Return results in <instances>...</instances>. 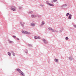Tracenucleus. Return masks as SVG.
<instances>
[{
    "label": "nucleus",
    "mask_w": 76,
    "mask_h": 76,
    "mask_svg": "<svg viewBox=\"0 0 76 76\" xmlns=\"http://www.w3.org/2000/svg\"><path fill=\"white\" fill-rule=\"evenodd\" d=\"M53 31L52 32H58V31L57 30H53Z\"/></svg>",
    "instance_id": "13"
},
{
    "label": "nucleus",
    "mask_w": 76,
    "mask_h": 76,
    "mask_svg": "<svg viewBox=\"0 0 76 76\" xmlns=\"http://www.w3.org/2000/svg\"><path fill=\"white\" fill-rule=\"evenodd\" d=\"M20 24L22 26H24L23 25L25 24V23H23L22 22H21L20 23Z\"/></svg>",
    "instance_id": "9"
},
{
    "label": "nucleus",
    "mask_w": 76,
    "mask_h": 76,
    "mask_svg": "<svg viewBox=\"0 0 76 76\" xmlns=\"http://www.w3.org/2000/svg\"><path fill=\"white\" fill-rule=\"evenodd\" d=\"M65 39L66 40H67V39H69V38H68V37H66Z\"/></svg>",
    "instance_id": "20"
},
{
    "label": "nucleus",
    "mask_w": 76,
    "mask_h": 76,
    "mask_svg": "<svg viewBox=\"0 0 76 76\" xmlns=\"http://www.w3.org/2000/svg\"><path fill=\"white\" fill-rule=\"evenodd\" d=\"M9 42H10V44H11L12 43V41H10Z\"/></svg>",
    "instance_id": "21"
},
{
    "label": "nucleus",
    "mask_w": 76,
    "mask_h": 76,
    "mask_svg": "<svg viewBox=\"0 0 76 76\" xmlns=\"http://www.w3.org/2000/svg\"><path fill=\"white\" fill-rule=\"evenodd\" d=\"M11 10H12L13 11H16V10L15 9V6H12L11 7Z\"/></svg>",
    "instance_id": "4"
},
{
    "label": "nucleus",
    "mask_w": 76,
    "mask_h": 76,
    "mask_svg": "<svg viewBox=\"0 0 76 76\" xmlns=\"http://www.w3.org/2000/svg\"><path fill=\"white\" fill-rule=\"evenodd\" d=\"M22 32L23 34H28V35L31 34V33L26 31H22Z\"/></svg>",
    "instance_id": "2"
},
{
    "label": "nucleus",
    "mask_w": 76,
    "mask_h": 76,
    "mask_svg": "<svg viewBox=\"0 0 76 76\" xmlns=\"http://www.w3.org/2000/svg\"><path fill=\"white\" fill-rule=\"evenodd\" d=\"M69 13H67V14H66V16H69Z\"/></svg>",
    "instance_id": "18"
},
{
    "label": "nucleus",
    "mask_w": 76,
    "mask_h": 76,
    "mask_svg": "<svg viewBox=\"0 0 76 76\" xmlns=\"http://www.w3.org/2000/svg\"><path fill=\"white\" fill-rule=\"evenodd\" d=\"M13 37H14V38H16V37L15 36H13Z\"/></svg>",
    "instance_id": "23"
},
{
    "label": "nucleus",
    "mask_w": 76,
    "mask_h": 76,
    "mask_svg": "<svg viewBox=\"0 0 76 76\" xmlns=\"http://www.w3.org/2000/svg\"><path fill=\"white\" fill-rule=\"evenodd\" d=\"M55 61L56 62V63H58V59H55Z\"/></svg>",
    "instance_id": "11"
},
{
    "label": "nucleus",
    "mask_w": 76,
    "mask_h": 76,
    "mask_svg": "<svg viewBox=\"0 0 76 76\" xmlns=\"http://www.w3.org/2000/svg\"><path fill=\"white\" fill-rule=\"evenodd\" d=\"M74 27H75V28H76V25H74Z\"/></svg>",
    "instance_id": "24"
},
{
    "label": "nucleus",
    "mask_w": 76,
    "mask_h": 76,
    "mask_svg": "<svg viewBox=\"0 0 76 76\" xmlns=\"http://www.w3.org/2000/svg\"><path fill=\"white\" fill-rule=\"evenodd\" d=\"M69 59L70 60H73V58H72V57H70Z\"/></svg>",
    "instance_id": "14"
},
{
    "label": "nucleus",
    "mask_w": 76,
    "mask_h": 76,
    "mask_svg": "<svg viewBox=\"0 0 76 76\" xmlns=\"http://www.w3.org/2000/svg\"><path fill=\"white\" fill-rule=\"evenodd\" d=\"M53 1L55 2L56 1H57V0H53Z\"/></svg>",
    "instance_id": "22"
},
{
    "label": "nucleus",
    "mask_w": 76,
    "mask_h": 76,
    "mask_svg": "<svg viewBox=\"0 0 76 76\" xmlns=\"http://www.w3.org/2000/svg\"><path fill=\"white\" fill-rule=\"evenodd\" d=\"M68 19H72V15H71V14H69Z\"/></svg>",
    "instance_id": "6"
},
{
    "label": "nucleus",
    "mask_w": 76,
    "mask_h": 76,
    "mask_svg": "<svg viewBox=\"0 0 76 76\" xmlns=\"http://www.w3.org/2000/svg\"><path fill=\"white\" fill-rule=\"evenodd\" d=\"M8 54L9 56H11V53L9 52L8 53Z\"/></svg>",
    "instance_id": "15"
},
{
    "label": "nucleus",
    "mask_w": 76,
    "mask_h": 76,
    "mask_svg": "<svg viewBox=\"0 0 76 76\" xmlns=\"http://www.w3.org/2000/svg\"><path fill=\"white\" fill-rule=\"evenodd\" d=\"M17 71H18L19 72V73H20V75L21 76H24V73H23V72H22V71L20 70V69H17Z\"/></svg>",
    "instance_id": "1"
},
{
    "label": "nucleus",
    "mask_w": 76,
    "mask_h": 76,
    "mask_svg": "<svg viewBox=\"0 0 76 76\" xmlns=\"http://www.w3.org/2000/svg\"><path fill=\"white\" fill-rule=\"evenodd\" d=\"M28 13H31V14H32V11L29 12H28Z\"/></svg>",
    "instance_id": "19"
},
{
    "label": "nucleus",
    "mask_w": 76,
    "mask_h": 76,
    "mask_svg": "<svg viewBox=\"0 0 76 76\" xmlns=\"http://www.w3.org/2000/svg\"><path fill=\"white\" fill-rule=\"evenodd\" d=\"M48 29H49V30H50V31H51V30L52 31H53V29H52V28H51L50 27H49L48 28Z\"/></svg>",
    "instance_id": "10"
},
{
    "label": "nucleus",
    "mask_w": 76,
    "mask_h": 76,
    "mask_svg": "<svg viewBox=\"0 0 76 76\" xmlns=\"http://www.w3.org/2000/svg\"><path fill=\"white\" fill-rule=\"evenodd\" d=\"M45 23H44V21H42V25H44Z\"/></svg>",
    "instance_id": "16"
},
{
    "label": "nucleus",
    "mask_w": 76,
    "mask_h": 76,
    "mask_svg": "<svg viewBox=\"0 0 76 76\" xmlns=\"http://www.w3.org/2000/svg\"><path fill=\"white\" fill-rule=\"evenodd\" d=\"M17 40H18V41H19V39L18 38H17Z\"/></svg>",
    "instance_id": "26"
},
{
    "label": "nucleus",
    "mask_w": 76,
    "mask_h": 76,
    "mask_svg": "<svg viewBox=\"0 0 76 76\" xmlns=\"http://www.w3.org/2000/svg\"><path fill=\"white\" fill-rule=\"evenodd\" d=\"M46 3L47 4L49 5V6H54V5L49 3V1H47Z\"/></svg>",
    "instance_id": "3"
},
{
    "label": "nucleus",
    "mask_w": 76,
    "mask_h": 76,
    "mask_svg": "<svg viewBox=\"0 0 76 76\" xmlns=\"http://www.w3.org/2000/svg\"><path fill=\"white\" fill-rule=\"evenodd\" d=\"M32 18H36L37 17V16L35 15H31Z\"/></svg>",
    "instance_id": "8"
},
{
    "label": "nucleus",
    "mask_w": 76,
    "mask_h": 76,
    "mask_svg": "<svg viewBox=\"0 0 76 76\" xmlns=\"http://www.w3.org/2000/svg\"><path fill=\"white\" fill-rule=\"evenodd\" d=\"M64 6H66V7L67 6V5L66 4L64 5Z\"/></svg>",
    "instance_id": "25"
},
{
    "label": "nucleus",
    "mask_w": 76,
    "mask_h": 76,
    "mask_svg": "<svg viewBox=\"0 0 76 76\" xmlns=\"http://www.w3.org/2000/svg\"><path fill=\"white\" fill-rule=\"evenodd\" d=\"M12 53H13L12 55H13L14 56H15V53H13V52H12Z\"/></svg>",
    "instance_id": "17"
},
{
    "label": "nucleus",
    "mask_w": 76,
    "mask_h": 76,
    "mask_svg": "<svg viewBox=\"0 0 76 76\" xmlns=\"http://www.w3.org/2000/svg\"><path fill=\"white\" fill-rule=\"evenodd\" d=\"M34 38L35 39H41V37L39 36H38V37L35 36L34 37Z\"/></svg>",
    "instance_id": "5"
},
{
    "label": "nucleus",
    "mask_w": 76,
    "mask_h": 76,
    "mask_svg": "<svg viewBox=\"0 0 76 76\" xmlns=\"http://www.w3.org/2000/svg\"><path fill=\"white\" fill-rule=\"evenodd\" d=\"M43 41L45 43V44H47V43H48L47 41H46L45 39H43Z\"/></svg>",
    "instance_id": "7"
},
{
    "label": "nucleus",
    "mask_w": 76,
    "mask_h": 76,
    "mask_svg": "<svg viewBox=\"0 0 76 76\" xmlns=\"http://www.w3.org/2000/svg\"><path fill=\"white\" fill-rule=\"evenodd\" d=\"M31 26H35V24H34V23H31Z\"/></svg>",
    "instance_id": "12"
}]
</instances>
